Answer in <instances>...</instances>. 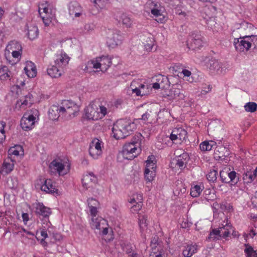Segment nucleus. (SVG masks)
Wrapping results in <instances>:
<instances>
[{"mask_svg": "<svg viewBox=\"0 0 257 257\" xmlns=\"http://www.w3.org/2000/svg\"><path fill=\"white\" fill-rule=\"evenodd\" d=\"M216 143L213 141H204L200 144L199 147L202 151H209L212 150L213 147L216 146Z\"/></svg>", "mask_w": 257, "mask_h": 257, "instance_id": "34", "label": "nucleus"}, {"mask_svg": "<svg viewBox=\"0 0 257 257\" xmlns=\"http://www.w3.org/2000/svg\"><path fill=\"white\" fill-rule=\"evenodd\" d=\"M225 149V148L222 146L216 147L214 153V158L216 160L223 159L225 155L223 153L222 151L224 150Z\"/></svg>", "mask_w": 257, "mask_h": 257, "instance_id": "39", "label": "nucleus"}, {"mask_svg": "<svg viewBox=\"0 0 257 257\" xmlns=\"http://www.w3.org/2000/svg\"><path fill=\"white\" fill-rule=\"evenodd\" d=\"M233 43L236 50L239 52H247L250 48V41L247 40L246 36L234 39Z\"/></svg>", "mask_w": 257, "mask_h": 257, "instance_id": "13", "label": "nucleus"}, {"mask_svg": "<svg viewBox=\"0 0 257 257\" xmlns=\"http://www.w3.org/2000/svg\"><path fill=\"white\" fill-rule=\"evenodd\" d=\"M39 13L46 26H49L55 19V11L49 8L47 3L41 5L39 8Z\"/></svg>", "mask_w": 257, "mask_h": 257, "instance_id": "5", "label": "nucleus"}, {"mask_svg": "<svg viewBox=\"0 0 257 257\" xmlns=\"http://www.w3.org/2000/svg\"><path fill=\"white\" fill-rule=\"evenodd\" d=\"M35 209V213L38 216H42L43 218H48L52 214L50 208L45 206L43 203L37 202L33 204Z\"/></svg>", "mask_w": 257, "mask_h": 257, "instance_id": "12", "label": "nucleus"}, {"mask_svg": "<svg viewBox=\"0 0 257 257\" xmlns=\"http://www.w3.org/2000/svg\"><path fill=\"white\" fill-rule=\"evenodd\" d=\"M230 178L229 179V183H231L232 185L236 184L239 180V174L236 173L234 171L230 172Z\"/></svg>", "mask_w": 257, "mask_h": 257, "instance_id": "43", "label": "nucleus"}, {"mask_svg": "<svg viewBox=\"0 0 257 257\" xmlns=\"http://www.w3.org/2000/svg\"><path fill=\"white\" fill-rule=\"evenodd\" d=\"M187 135V132L182 127H175L170 136V139L172 141L185 140Z\"/></svg>", "mask_w": 257, "mask_h": 257, "instance_id": "17", "label": "nucleus"}, {"mask_svg": "<svg viewBox=\"0 0 257 257\" xmlns=\"http://www.w3.org/2000/svg\"><path fill=\"white\" fill-rule=\"evenodd\" d=\"M133 83H131V87L132 88V91L133 93H136V96H144L146 94V91L143 90L139 88L136 87L133 88Z\"/></svg>", "mask_w": 257, "mask_h": 257, "instance_id": "50", "label": "nucleus"}, {"mask_svg": "<svg viewBox=\"0 0 257 257\" xmlns=\"http://www.w3.org/2000/svg\"><path fill=\"white\" fill-rule=\"evenodd\" d=\"M219 230H220V233H221V235L222 237L225 238L228 237L231 231H233V227L232 225L228 223L227 220L225 221H223V223L222 224V226L219 227Z\"/></svg>", "mask_w": 257, "mask_h": 257, "instance_id": "27", "label": "nucleus"}, {"mask_svg": "<svg viewBox=\"0 0 257 257\" xmlns=\"http://www.w3.org/2000/svg\"><path fill=\"white\" fill-rule=\"evenodd\" d=\"M70 57L65 53H61L57 55V58L55 60L54 63L64 70L65 68L68 64Z\"/></svg>", "mask_w": 257, "mask_h": 257, "instance_id": "21", "label": "nucleus"}, {"mask_svg": "<svg viewBox=\"0 0 257 257\" xmlns=\"http://www.w3.org/2000/svg\"><path fill=\"white\" fill-rule=\"evenodd\" d=\"M91 227L92 229H101V225H104L106 223V220L100 216L93 217L91 218V221L90 223Z\"/></svg>", "mask_w": 257, "mask_h": 257, "instance_id": "26", "label": "nucleus"}, {"mask_svg": "<svg viewBox=\"0 0 257 257\" xmlns=\"http://www.w3.org/2000/svg\"><path fill=\"white\" fill-rule=\"evenodd\" d=\"M25 73L30 78H34L37 75V71L35 64L31 61L26 62L24 69Z\"/></svg>", "mask_w": 257, "mask_h": 257, "instance_id": "24", "label": "nucleus"}, {"mask_svg": "<svg viewBox=\"0 0 257 257\" xmlns=\"http://www.w3.org/2000/svg\"><path fill=\"white\" fill-rule=\"evenodd\" d=\"M156 165L155 163L153 164H146L145 169H148L149 171L151 170L156 171Z\"/></svg>", "mask_w": 257, "mask_h": 257, "instance_id": "63", "label": "nucleus"}, {"mask_svg": "<svg viewBox=\"0 0 257 257\" xmlns=\"http://www.w3.org/2000/svg\"><path fill=\"white\" fill-rule=\"evenodd\" d=\"M156 159L155 157L153 155H151L148 157L147 160L146 161V164H156Z\"/></svg>", "mask_w": 257, "mask_h": 257, "instance_id": "62", "label": "nucleus"}, {"mask_svg": "<svg viewBox=\"0 0 257 257\" xmlns=\"http://www.w3.org/2000/svg\"><path fill=\"white\" fill-rule=\"evenodd\" d=\"M197 250V245L195 244L187 245L185 247L182 253L185 257H191Z\"/></svg>", "mask_w": 257, "mask_h": 257, "instance_id": "31", "label": "nucleus"}, {"mask_svg": "<svg viewBox=\"0 0 257 257\" xmlns=\"http://www.w3.org/2000/svg\"><path fill=\"white\" fill-rule=\"evenodd\" d=\"M122 249L124 251H125L126 253L129 254L132 253V249L131 247V245L129 243H127L126 244H121Z\"/></svg>", "mask_w": 257, "mask_h": 257, "instance_id": "57", "label": "nucleus"}, {"mask_svg": "<svg viewBox=\"0 0 257 257\" xmlns=\"http://www.w3.org/2000/svg\"><path fill=\"white\" fill-rule=\"evenodd\" d=\"M90 156L94 159H98L102 155V142L94 139L90 143L89 149Z\"/></svg>", "mask_w": 257, "mask_h": 257, "instance_id": "9", "label": "nucleus"}, {"mask_svg": "<svg viewBox=\"0 0 257 257\" xmlns=\"http://www.w3.org/2000/svg\"><path fill=\"white\" fill-rule=\"evenodd\" d=\"M151 12L155 17L158 18L156 19L158 23H163L164 22L165 18L162 15L160 10L157 9H153L151 10Z\"/></svg>", "mask_w": 257, "mask_h": 257, "instance_id": "41", "label": "nucleus"}, {"mask_svg": "<svg viewBox=\"0 0 257 257\" xmlns=\"http://www.w3.org/2000/svg\"><path fill=\"white\" fill-rule=\"evenodd\" d=\"M256 176H254L252 172H247L245 173V175L243 176V179L246 180L247 178H248V182H251Z\"/></svg>", "mask_w": 257, "mask_h": 257, "instance_id": "56", "label": "nucleus"}, {"mask_svg": "<svg viewBox=\"0 0 257 257\" xmlns=\"http://www.w3.org/2000/svg\"><path fill=\"white\" fill-rule=\"evenodd\" d=\"M82 8L76 2H71L69 5V14L72 17L77 18L81 16Z\"/></svg>", "mask_w": 257, "mask_h": 257, "instance_id": "20", "label": "nucleus"}, {"mask_svg": "<svg viewBox=\"0 0 257 257\" xmlns=\"http://www.w3.org/2000/svg\"><path fill=\"white\" fill-rule=\"evenodd\" d=\"M97 182V177L93 173L84 175L82 179V185L86 189L92 188Z\"/></svg>", "mask_w": 257, "mask_h": 257, "instance_id": "18", "label": "nucleus"}, {"mask_svg": "<svg viewBox=\"0 0 257 257\" xmlns=\"http://www.w3.org/2000/svg\"><path fill=\"white\" fill-rule=\"evenodd\" d=\"M189 159V155L187 153H183L175 159L176 165L181 169L184 168Z\"/></svg>", "mask_w": 257, "mask_h": 257, "instance_id": "22", "label": "nucleus"}, {"mask_svg": "<svg viewBox=\"0 0 257 257\" xmlns=\"http://www.w3.org/2000/svg\"><path fill=\"white\" fill-rule=\"evenodd\" d=\"M89 207L90 208V215L92 217L97 216L96 215L98 212L97 207L93 206H89Z\"/></svg>", "mask_w": 257, "mask_h": 257, "instance_id": "59", "label": "nucleus"}, {"mask_svg": "<svg viewBox=\"0 0 257 257\" xmlns=\"http://www.w3.org/2000/svg\"><path fill=\"white\" fill-rule=\"evenodd\" d=\"M115 19L119 23H121L123 27L126 28H130L133 26V20L126 13H117L115 15Z\"/></svg>", "mask_w": 257, "mask_h": 257, "instance_id": "16", "label": "nucleus"}, {"mask_svg": "<svg viewBox=\"0 0 257 257\" xmlns=\"http://www.w3.org/2000/svg\"><path fill=\"white\" fill-rule=\"evenodd\" d=\"M85 114L88 119L93 120L100 119L99 108L94 103H91L86 107Z\"/></svg>", "mask_w": 257, "mask_h": 257, "instance_id": "11", "label": "nucleus"}, {"mask_svg": "<svg viewBox=\"0 0 257 257\" xmlns=\"http://www.w3.org/2000/svg\"><path fill=\"white\" fill-rule=\"evenodd\" d=\"M1 217H2L3 222L2 226H4L5 225H7L9 223V221L7 217H6V214L5 212H1Z\"/></svg>", "mask_w": 257, "mask_h": 257, "instance_id": "60", "label": "nucleus"}, {"mask_svg": "<svg viewBox=\"0 0 257 257\" xmlns=\"http://www.w3.org/2000/svg\"><path fill=\"white\" fill-rule=\"evenodd\" d=\"M156 81L161 85L162 88H164L166 86V84H168L169 82L168 78L161 74L156 76Z\"/></svg>", "mask_w": 257, "mask_h": 257, "instance_id": "44", "label": "nucleus"}, {"mask_svg": "<svg viewBox=\"0 0 257 257\" xmlns=\"http://www.w3.org/2000/svg\"><path fill=\"white\" fill-rule=\"evenodd\" d=\"M145 179L146 181L151 182L154 180L156 176V171L151 170L149 171L148 169H145L144 171Z\"/></svg>", "mask_w": 257, "mask_h": 257, "instance_id": "38", "label": "nucleus"}, {"mask_svg": "<svg viewBox=\"0 0 257 257\" xmlns=\"http://www.w3.org/2000/svg\"><path fill=\"white\" fill-rule=\"evenodd\" d=\"M157 116L158 112L157 110L153 107H150L147 109L146 112L142 115L141 119L148 123H154L157 121Z\"/></svg>", "mask_w": 257, "mask_h": 257, "instance_id": "15", "label": "nucleus"}, {"mask_svg": "<svg viewBox=\"0 0 257 257\" xmlns=\"http://www.w3.org/2000/svg\"><path fill=\"white\" fill-rule=\"evenodd\" d=\"M39 181L41 184H38L40 186L42 191L46 192L49 194L56 193L58 194V190L56 188L55 183L51 179H40Z\"/></svg>", "mask_w": 257, "mask_h": 257, "instance_id": "10", "label": "nucleus"}, {"mask_svg": "<svg viewBox=\"0 0 257 257\" xmlns=\"http://www.w3.org/2000/svg\"><path fill=\"white\" fill-rule=\"evenodd\" d=\"M136 128V124L131 120L121 119L114 124L112 132L116 140L122 139L129 136Z\"/></svg>", "mask_w": 257, "mask_h": 257, "instance_id": "1", "label": "nucleus"}, {"mask_svg": "<svg viewBox=\"0 0 257 257\" xmlns=\"http://www.w3.org/2000/svg\"><path fill=\"white\" fill-rule=\"evenodd\" d=\"M39 31L38 27L34 25H30L28 26V36L31 40L36 39L39 35Z\"/></svg>", "mask_w": 257, "mask_h": 257, "instance_id": "32", "label": "nucleus"}, {"mask_svg": "<svg viewBox=\"0 0 257 257\" xmlns=\"http://www.w3.org/2000/svg\"><path fill=\"white\" fill-rule=\"evenodd\" d=\"M61 116H62V112H60V106L53 105L49 109V116L52 120H57Z\"/></svg>", "mask_w": 257, "mask_h": 257, "instance_id": "28", "label": "nucleus"}, {"mask_svg": "<svg viewBox=\"0 0 257 257\" xmlns=\"http://www.w3.org/2000/svg\"><path fill=\"white\" fill-rule=\"evenodd\" d=\"M220 230H219V228L214 229L210 232L208 238L209 239L214 240L217 238L218 236H222V235H220Z\"/></svg>", "mask_w": 257, "mask_h": 257, "instance_id": "49", "label": "nucleus"}, {"mask_svg": "<svg viewBox=\"0 0 257 257\" xmlns=\"http://www.w3.org/2000/svg\"><path fill=\"white\" fill-rule=\"evenodd\" d=\"M246 38L250 41V47L253 46L254 49L257 47V36H246Z\"/></svg>", "mask_w": 257, "mask_h": 257, "instance_id": "51", "label": "nucleus"}, {"mask_svg": "<svg viewBox=\"0 0 257 257\" xmlns=\"http://www.w3.org/2000/svg\"><path fill=\"white\" fill-rule=\"evenodd\" d=\"M32 97V95L29 93L25 96L24 99H21V101H22L21 105H27L28 104H31L32 103V100L31 97Z\"/></svg>", "mask_w": 257, "mask_h": 257, "instance_id": "52", "label": "nucleus"}, {"mask_svg": "<svg viewBox=\"0 0 257 257\" xmlns=\"http://www.w3.org/2000/svg\"><path fill=\"white\" fill-rule=\"evenodd\" d=\"M244 252L247 257H257V250H254L251 246L246 245Z\"/></svg>", "mask_w": 257, "mask_h": 257, "instance_id": "46", "label": "nucleus"}, {"mask_svg": "<svg viewBox=\"0 0 257 257\" xmlns=\"http://www.w3.org/2000/svg\"><path fill=\"white\" fill-rule=\"evenodd\" d=\"M62 105L60 106V112H62V117L67 119L76 116L79 111L78 105L72 101L65 100L63 101Z\"/></svg>", "mask_w": 257, "mask_h": 257, "instance_id": "4", "label": "nucleus"}, {"mask_svg": "<svg viewBox=\"0 0 257 257\" xmlns=\"http://www.w3.org/2000/svg\"><path fill=\"white\" fill-rule=\"evenodd\" d=\"M218 175L217 171L213 170L212 171H210L208 174L206 175V177L207 180L209 182H214L217 179V176Z\"/></svg>", "mask_w": 257, "mask_h": 257, "instance_id": "47", "label": "nucleus"}, {"mask_svg": "<svg viewBox=\"0 0 257 257\" xmlns=\"http://www.w3.org/2000/svg\"><path fill=\"white\" fill-rule=\"evenodd\" d=\"M138 216L139 225L140 226L141 230H143L148 225V216L145 214H142L141 213H140Z\"/></svg>", "mask_w": 257, "mask_h": 257, "instance_id": "35", "label": "nucleus"}, {"mask_svg": "<svg viewBox=\"0 0 257 257\" xmlns=\"http://www.w3.org/2000/svg\"><path fill=\"white\" fill-rule=\"evenodd\" d=\"M9 153L10 155H13L17 156L20 155L19 151L15 147L11 148L9 151Z\"/></svg>", "mask_w": 257, "mask_h": 257, "instance_id": "61", "label": "nucleus"}, {"mask_svg": "<svg viewBox=\"0 0 257 257\" xmlns=\"http://www.w3.org/2000/svg\"><path fill=\"white\" fill-rule=\"evenodd\" d=\"M14 164L12 160H5L2 167L1 172L3 174H8L14 169Z\"/></svg>", "mask_w": 257, "mask_h": 257, "instance_id": "29", "label": "nucleus"}, {"mask_svg": "<svg viewBox=\"0 0 257 257\" xmlns=\"http://www.w3.org/2000/svg\"><path fill=\"white\" fill-rule=\"evenodd\" d=\"M63 72L64 70L55 63L47 69V73L52 78H58Z\"/></svg>", "mask_w": 257, "mask_h": 257, "instance_id": "23", "label": "nucleus"}, {"mask_svg": "<svg viewBox=\"0 0 257 257\" xmlns=\"http://www.w3.org/2000/svg\"><path fill=\"white\" fill-rule=\"evenodd\" d=\"M212 89V86L210 85H207L206 84H203L202 89L201 91V94L202 95H205L208 92H210Z\"/></svg>", "mask_w": 257, "mask_h": 257, "instance_id": "53", "label": "nucleus"}, {"mask_svg": "<svg viewBox=\"0 0 257 257\" xmlns=\"http://www.w3.org/2000/svg\"><path fill=\"white\" fill-rule=\"evenodd\" d=\"M13 73L7 66H3L0 68V78L1 80H10L13 77Z\"/></svg>", "mask_w": 257, "mask_h": 257, "instance_id": "30", "label": "nucleus"}, {"mask_svg": "<svg viewBox=\"0 0 257 257\" xmlns=\"http://www.w3.org/2000/svg\"><path fill=\"white\" fill-rule=\"evenodd\" d=\"M100 65V70L106 71L111 65V59L108 56H102L98 57Z\"/></svg>", "mask_w": 257, "mask_h": 257, "instance_id": "25", "label": "nucleus"}, {"mask_svg": "<svg viewBox=\"0 0 257 257\" xmlns=\"http://www.w3.org/2000/svg\"><path fill=\"white\" fill-rule=\"evenodd\" d=\"M244 107L246 111L254 112L257 109V104L253 102H249L245 104Z\"/></svg>", "mask_w": 257, "mask_h": 257, "instance_id": "45", "label": "nucleus"}, {"mask_svg": "<svg viewBox=\"0 0 257 257\" xmlns=\"http://www.w3.org/2000/svg\"><path fill=\"white\" fill-rule=\"evenodd\" d=\"M98 106L99 107V117L100 119H101L107 114V108L103 105H99Z\"/></svg>", "mask_w": 257, "mask_h": 257, "instance_id": "55", "label": "nucleus"}, {"mask_svg": "<svg viewBox=\"0 0 257 257\" xmlns=\"http://www.w3.org/2000/svg\"><path fill=\"white\" fill-rule=\"evenodd\" d=\"M140 197L139 202H137V204L132 207V212H137L142 208L143 205V196L140 195Z\"/></svg>", "mask_w": 257, "mask_h": 257, "instance_id": "48", "label": "nucleus"}, {"mask_svg": "<svg viewBox=\"0 0 257 257\" xmlns=\"http://www.w3.org/2000/svg\"><path fill=\"white\" fill-rule=\"evenodd\" d=\"M207 67L212 74H221L223 73L222 64L215 59L212 58L209 60Z\"/></svg>", "mask_w": 257, "mask_h": 257, "instance_id": "14", "label": "nucleus"}, {"mask_svg": "<svg viewBox=\"0 0 257 257\" xmlns=\"http://www.w3.org/2000/svg\"><path fill=\"white\" fill-rule=\"evenodd\" d=\"M205 43L204 38L199 33H193L188 40L187 46L189 49L196 50L200 49Z\"/></svg>", "mask_w": 257, "mask_h": 257, "instance_id": "8", "label": "nucleus"}, {"mask_svg": "<svg viewBox=\"0 0 257 257\" xmlns=\"http://www.w3.org/2000/svg\"><path fill=\"white\" fill-rule=\"evenodd\" d=\"M123 40L122 33L118 30H112L110 31L108 34L106 44L109 48H114L121 45Z\"/></svg>", "mask_w": 257, "mask_h": 257, "instance_id": "6", "label": "nucleus"}, {"mask_svg": "<svg viewBox=\"0 0 257 257\" xmlns=\"http://www.w3.org/2000/svg\"><path fill=\"white\" fill-rule=\"evenodd\" d=\"M89 68H93L95 69H100V65L98 57H96L88 61L85 67L84 68V70L86 72H89Z\"/></svg>", "mask_w": 257, "mask_h": 257, "instance_id": "33", "label": "nucleus"}, {"mask_svg": "<svg viewBox=\"0 0 257 257\" xmlns=\"http://www.w3.org/2000/svg\"><path fill=\"white\" fill-rule=\"evenodd\" d=\"M22 217L24 224L26 225L29 220V214L27 213H23Z\"/></svg>", "mask_w": 257, "mask_h": 257, "instance_id": "64", "label": "nucleus"}, {"mask_svg": "<svg viewBox=\"0 0 257 257\" xmlns=\"http://www.w3.org/2000/svg\"><path fill=\"white\" fill-rule=\"evenodd\" d=\"M141 135H137L132 139L131 142L124 145L122 151L124 158L131 160L140 154L141 152Z\"/></svg>", "mask_w": 257, "mask_h": 257, "instance_id": "2", "label": "nucleus"}, {"mask_svg": "<svg viewBox=\"0 0 257 257\" xmlns=\"http://www.w3.org/2000/svg\"><path fill=\"white\" fill-rule=\"evenodd\" d=\"M229 171V167H225L220 172V177L222 182L228 183L229 178H227L228 172Z\"/></svg>", "mask_w": 257, "mask_h": 257, "instance_id": "42", "label": "nucleus"}, {"mask_svg": "<svg viewBox=\"0 0 257 257\" xmlns=\"http://www.w3.org/2000/svg\"><path fill=\"white\" fill-rule=\"evenodd\" d=\"M6 55L11 54L13 57L17 59V61L19 60L22 53V47L20 42L17 41H11L7 45L6 48Z\"/></svg>", "mask_w": 257, "mask_h": 257, "instance_id": "7", "label": "nucleus"}, {"mask_svg": "<svg viewBox=\"0 0 257 257\" xmlns=\"http://www.w3.org/2000/svg\"><path fill=\"white\" fill-rule=\"evenodd\" d=\"M173 99H179L182 98L183 94L181 93V90L179 88H173L170 91L169 95Z\"/></svg>", "mask_w": 257, "mask_h": 257, "instance_id": "40", "label": "nucleus"}, {"mask_svg": "<svg viewBox=\"0 0 257 257\" xmlns=\"http://www.w3.org/2000/svg\"><path fill=\"white\" fill-rule=\"evenodd\" d=\"M51 171L53 173L57 172L59 175H64L67 171L65 170L64 165L60 161L53 160L49 165Z\"/></svg>", "mask_w": 257, "mask_h": 257, "instance_id": "19", "label": "nucleus"}, {"mask_svg": "<svg viewBox=\"0 0 257 257\" xmlns=\"http://www.w3.org/2000/svg\"><path fill=\"white\" fill-rule=\"evenodd\" d=\"M7 183L8 187L12 189H16L19 184L18 180L16 177H10L8 178Z\"/></svg>", "mask_w": 257, "mask_h": 257, "instance_id": "37", "label": "nucleus"}, {"mask_svg": "<svg viewBox=\"0 0 257 257\" xmlns=\"http://www.w3.org/2000/svg\"><path fill=\"white\" fill-rule=\"evenodd\" d=\"M205 197L207 200H213L215 198V195L214 193H211L210 190H205Z\"/></svg>", "mask_w": 257, "mask_h": 257, "instance_id": "54", "label": "nucleus"}, {"mask_svg": "<svg viewBox=\"0 0 257 257\" xmlns=\"http://www.w3.org/2000/svg\"><path fill=\"white\" fill-rule=\"evenodd\" d=\"M87 202L88 206H93L96 207L98 204L97 200L93 198H88Z\"/></svg>", "mask_w": 257, "mask_h": 257, "instance_id": "58", "label": "nucleus"}, {"mask_svg": "<svg viewBox=\"0 0 257 257\" xmlns=\"http://www.w3.org/2000/svg\"><path fill=\"white\" fill-rule=\"evenodd\" d=\"M39 115L37 109H31L30 112H26L21 120V126L22 128L25 131L32 130L36 122V118Z\"/></svg>", "mask_w": 257, "mask_h": 257, "instance_id": "3", "label": "nucleus"}, {"mask_svg": "<svg viewBox=\"0 0 257 257\" xmlns=\"http://www.w3.org/2000/svg\"><path fill=\"white\" fill-rule=\"evenodd\" d=\"M202 191L200 185H196L192 186L190 189V195L193 197H198Z\"/></svg>", "mask_w": 257, "mask_h": 257, "instance_id": "36", "label": "nucleus"}]
</instances>
